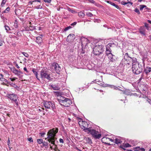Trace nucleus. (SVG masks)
<instances>
[{"label":"nucleus","instance_id":"nucleus-1","mask_svg":"<svg viewBox=\"0 0 151 151\" xmlns=\"http://www.w3.org/2000/svg\"><path fill=\"white\" fill-rule=\"evenodd\" d=\"M58 128H53L50 130L47 133V141L51 144H52L55 146L54 150L57 148V145L55 144L56 140L57 138L55 137L56 134L58 132Z\"/></svg>","mask_w":151,"mask_h":151},{"label":"nucleus","instance_id":"nucleus-2","mask_svg":"<svg viewBox=\"0 0 151 151\" xmlns=\"http://www.w3.org/2000/svg\"><path fill=\"white\" fill-rule=\"evenodd\" d=\"M83 124L85 126H83L84 128V130L85 132H87L88 134H91L92 136L96 139H99L101 137V135L99 133L98 131L93 129L92 127L87 128L86 126L88 127V124L87 122H83Z\"/></svg>","mask_w":151,"mask_h":151},{"label":"nucleus","instance_id":"nucleus-3","mask_svg":"<svg viewBox=\"0 0 151 151\" xmlns=\"http://www.w3.org/2000/svg\"><path fill=\"white\" fill-rule=\"evenodd\" d=\"M58 100L61 105L65 107L69 106L72 103L70 99L63 96H60L58 98Z\"/></svg>","mask_w":151,"mask_h":151},{"label":"nucleus","instance_id":"nucleus-4","mask_svg":"<svg viewBox=\"0 0 151 151\" xmlns=\"http://www.w3.org/2000/svg\"><path fill=\"white\" fill-rule=\"evenodd\" d=\"M124 67L127 68L129 70L131 68V64L132 63V59L131 57L128 56V53L125 54L124 56Z\"/></svg>","mask_w":151,"mask_h":151},{"label":"nucleus","instance_id":"nucleus-5","mask_svg":"<svg viewBox=\"0 0 151 151\" xmlns=\"http://www.w3.org/2000/svg\"><path fill=\"white\" fill-rule=\"evenodd\" d=\"M132 68L133 72L136 74H138L142 71V66L138 63L133 65Z\"/></svg>","mask_w":151,"mask_h":151},{"label":"nucleus","instance_id":"nucleus-6","mask_svg":"<svg viewBox=\"0 0 151 151\" xmlns=\"http://www.w3.org/2000/svg\"><path fill=\"white\" fill-rule=\"evenodd\" d=\"M40 78L42 79L46 78L48 80H50V74L47 71V69L43 68L40 73Z\"/></svg>","mask_w":151,"mask_h":151},{"label":"nucleus","instance_id":"nucleus-7","mask_svg":"<svg viewBox=\"0 0 151 151\" xmlns=\"http://www.w3.org/2000/svg\"><path fill=\"white\" fill-rule=\"evenodd\" d=\"M103 46L101 45L96 44L93 50V53L95 55H99L102 52Z\"/></svg>","mask_w":151,"mask_h":151},{"label":"nucleus","instance_id":"nucleus-8","mask_svg":"<svg viewBox=\"0 0 151 151\" xmlns=\"http://www.w3.org/2000/svg\"><path fill=\"white\" fill-rule=\"evenodd\" d=\"M6 96L12 101V103H15L17 106H18V100L17 95L14 93L7 94Z\"/></svg>","mask_w":151,"mask_h":151},{"label":"nucleus","instance_id":"nucleus-9","mask_svg":"<svg viewBox=\"0 0 151 151\" xmlns=\"http://www.w3.org/2000/svg\"><path fill=\"white\" fill-rule=\"evenodd\" d=\"M44 104L45 107L47 109H51L53 111H54L56 109L54 102L45 101L44 102Z\"/></svg>","mask_w":151,"mask_h":151},{"label":"nucleus","instance_id":"nucleus-10","mask_svg":"<svg viewBox=\"0 0 151 151\" xmlns=\"http://www.w3.org/2000/svg\"><path fill=\"white\" fill-rule=\"evenodd\" d=\"M52 67L54 68L56 72L58 73H59L61 70V68L57 63H53L52 65Z\"/></svg>","mask_w":151,"mask_h":151},{"label":"nucleus","instance_id":"nucleus-11","mask_svg":"<svg viewBox=\"0 0 151 151\" xmlns=\"http://www.w3.org/2000/svg\"><path fill=\"white\" fill-rule=\"evenodd\" d=\"M118 45V44L117 43H114L113 42H111L109 43L108 44L106 45V51L109 50H111V47H114Z\"/></svg>","mask_w":151,"mask_h":151},{"label":"nucleus","instance_id":"nucleus-12","mask_svg":"<svg viewBox=\"0 0 151 151\" xmlns=\"http://www.w3.org/2000/svg\"><path fill=\"white\" fill-rule=\"evenodd\" d=\"M11 70L15 75L19 76H20V74L22 73L21 71L17 70L14 67L11 68Z\"/></svg>","mask_w":151,"mask_h":151},{"label":"nucleus","instance_id":"nucleus-13","mask_svg":"<svg viewBox=\"0 0 151 151\" xmlns=\"http://www.w3.org/2000/svg\"><path fill=\"white\" fill-rule=\"evenodd\" d=\"M82 44L83 46L86 45L88 43H90V41L87 38L82 37L81 39Z\"/></svg>","mask_w":151,"mask_h":151},{"label":"nucleus","instance_id":"nucleus-14","mask_svg":"<svg viewBox=\"0 0 151 151\" xmlns=\"http://www.w3.org/2000/svg\"><path fill=\"white\" fill-rule=\"evenodd\" d=\"M99 85L100 86H102L103 87H109L112 88L114 89V90L115 89H116L117 88V86H116L114 85H111L109 84H102L101 83H100V84L98 83Z\"/></svg>","mask_w":151,"mask_h":151},{"label":"nucleus","instance_id":"nucleus-15","mask_svg":"<svg viewBox=\"0 0 151 151\" xmlns=\"http://www.w3.org/2000/svg\"><path fill=\"white\" fill-rule=\"evenodd\" d=\"M108 58L110 60L111 62H114L115 61L116 57L115 56L111 54H109L108 56Z\"/></svg>","mask_w":151,"mask_h":151},{"label":"nucleus","instance_id":"nucleus-16","mask_svg":"<svg viewBox=\"0 0 151 151\" xmlns=\"http://www.w3.org/2000/svg\"><path fill=\"white\" fill-rule=\"evenodd\" d=\"M145 29L144 27H141L139 29V32L142 34L145 35Z\"/></svg>","mask_w":151,"mask_h":151},{"label":"nucleus","instance_id":"nucleus-17","mask_svg":"<svg viewBox=\"0 0 151 151\" xmlns=\"http://www.w3.org/2000/svg\"><path fill=\"white\" fill-rule=\"evenodd\" d=\"M109 139V138L107 137H104L102 139L101 141L102 142L105 144L110 145L109 143L107 142Z\"/></svg>","mask_w":151,"mask_h":151},{"label":"nucleus","instance_id":"nucleus-18","mask_svg":"<svg viewBox=\"0 0 151 151\" xmlns=\"http://www.w3.org/2000/svg\"><path fill=\"white\" fill-rule=\"evenodd\" d=\"M36 70L35 69L33 68L32 69V71L34 74H35V77H36V78H37V79L38 80L40 81V80L38 77V74L37 72V71H36Z\"/></svg>","mask_w":151,"mask_h":151},{"label":"nucleus","instance_id":"nucleus-19","mask_svg":"<svg viewBox=\"0 0 151 151\" xmlns=\"http://www.w3.org/2000/svg\"><path fill=\"white\" fill-rule=\"evenodd\" d=\"M74 36L75 35L73 34H69L67 37V40L69 41L70 40H73L74 38Z\"/></svg>","mask_w":151,"mask_h":151},{"label":"nucleus","instance_id":"nucleus-20","mask_svg":"<svg viewBox=\"0 0 151 151\" xmlns=\"http://www.w3.org/2000/svg\"><path fill=\"white\" fill-rule=\"evenodd\" d=\"M50 86L54 90H58L59 89V87L55 85L52 84L50 85Z\"/></svg>","mask_w":151,"mask_h":151},{"label":"nucleus","instance_id":"nucleus-21","mask_svg":"<svg viewBox=\"0 0 151 151\" xmlns=\"http://www.w3.org/2000/svg\"><path fill=\"white\" fill-rule=\"evenodd\" d=\"M144 71L146 74H148L151 71V68L150 67H146Z\"/></svg>","mask_w":151,"mask_h":151},{"label":"nucleus","instance_id":"nucleus-22","mask_svg":"<svg viewBox=\"0 0 151 151\" xmlns=\"http://www.w3.org/2000/svg\"><path fill=\"white\" fill-rule=\"evenodd\" d=\"M78 15L80 17L83 18L85 16V14L84 12H80L78 13Z\"/></svg>","mask_w":151,"mask_h":151},{"label":"nucleus","instance_id":"nucleus-23","mask_svg":"<svg viewBox=\"0 0 151 151\" xmlns=\"http://www.w3.org/2000/svg\"><path fill=\"white\" fill-rule=\"evenodd\" d=\"M84 139L86 140V142L89 144H92V142L91 138L89 137H85Z\"/></svg>","mask_w":151,"mask_h":151},{"label":"nucleus","instance_id":"nucleus-24","mask_svg":"<svg viewBox=\"0 0 151 151\" xmlns=\"http://www.w3.org/2000/svg\"><path fill=\"white\" fill-rule=\"evenodd\" d=\"M107 2L109 4H111V5L115 6V7H116L117 9H119V7L117 5H116L114 3L110 1H107Z\"/></svg>","mask_w":151,"mask_h":151},{"label":"nucleus","instance_id":"nucleus-25","mask_svg":"<svg viewBox=\"0 0 151 151\" xmlns=\"http://www.w3.org/2000/svg\"><path fill=\"white\" fill-rule=\"evenodd\" d=\"M115 142L117 144L121 143L122 142V141L121 140L118 139V138H116L115 139Z\"/></svg>","mask_w":151,"mask_h":151},{"label":"nucleus","instance_id":"nucleus-26","mask_svg":"<svg viewBox=\"0 0 151 151\" xmlns=\"http://www.w3.org/2000/svg\"><path fill=\"white\" fill-rule=\"evenodd\" d=\"M131 0H127V2H123V5H125L127 4H129L130 6L132 5L133 4L132 2H131Z\"/></svg>","mask_w":151,"mask_h":151},{"label":"nucleus","instance_id":"nucleus-27","mask_svg":"<svg viewBox=\"0 0 151 151\" xmlns=\"http://www.w3.org/2000/svg\"><path fill=\"white\" fill-rule=\"evenodd\" d=\"M37 143L39 144L42 143L43 142V140L41 139H37Z\"/></svg>","mask_w":151,"mask_h":151},{"label":"nucleus","instance_id":"nucleus-28","mask_svg":"<svg viewBox=\"0 0 151 151\" xmlns=\"http://www.w3.org/2000/svg\"><path fill=\"white\" fill-rule=\"evenodd\" d=\"M14 26L16 28H17L18 27L17 21V19H16L14 21Z\"/></svg>","mask_w":151,"mask_h":151},{"label":"nucleus","instance_id":"nucleus-29","mask_svg":"<svg viewBox=\"0 0 151 151\" xmlns=\"http://www.w3.org/2000/svg\"><path fill=\"white\" fill-rule=\"evenodd\" d=\"M86 15L90 17H91L93 16V14L89 12H87L86 13Z\"/></svg>","mask_w":151,"mask_h":151},{"label":"nucleus","instance_id":"nucleus-30","mask_svg":"<svg viewBox=\"0 0 151 151\" xmlns=\"http://www.w3.org/2000/svg\"><path fill=\"white\" fill-rule=\"evenodd\" d=\"M146 6L144 5H140V10L142 11L143 10V9L145 7H146Z\"/></svg>","mask_w":151,"mask_h":151},{"label":"nucleus","instance_id":"nucleus-31","mask_svg":"<svg viewBox=\"0 0 151 151\" xmlns=\"http://www.w3.org/2000/svg\"><path fill=\"white\" fill-rule=\"evenodd\" d=\"M29 29L30 30H33L35 29V27L33 26H30L29 27Z\"/></svg>","mask_w":151,"mask_h":151},{"label":"nucleus","instance_id":"nucleus-32","mask_svg":"<svg viewBox=\"0 0 151 151\" xmlns=\"http://www.w3.org/2000/svg\"><path fill=\"white\" fill-rule=\"evenodd\" d=\"M22 53L26 57L28 58L29 57V55L27 53L25 52H22Z\"/></svg>","mask_w":151,"mask_h":151},{"label":"nucleus","instance_id":"nucleus-33","mask_svg":"<svg viewBox=\"0 0 151 151\" xmlns=\"http://www.w3.org/2000/svg\"><path fill=\"white\" fill-rule=\"evenodd\" d=\"M123 147H131V145L127 143L125 144L124 145L123 144Z\"/></svg>","mask_w":151,"mask_h":151},{"label":"nucleus","instance_id":"nucleus-34","mask_svg":"<svg viewBox=\"0 0 151 151\" xmlns=\"http://www.w3.org/2000/svg\"><path fill=\"white\" fill-rule=\"evenodd\" d=\"M136 149H139V150H141V151H145V150L144 148H140L139 147H136L135 148Z\"/></svg>","mask_w":151,"mask_h":151},{"label":"nucleus","instance_id":"nucleus-35","mask_svg":"<svg viewBox=\"0 0 151 151\" xmlns=\"http://www.w3.org/2000/svg\"><path fill=\"white\" fill-rule=\"evenodd\" d=\"M0 81H5L6 82L7 81V80L6 79L3 78V77H0Z\"/></svg>","mask_w":151,"mask_h":151},{"label":"nucleus","instance_id":"nucleus-36","mask_svg":"<svg viewBox=\"0 0 151 151\" xmlns=\"http://www.w3.org/2000/svg\"><path fill=\"white\" fill-rule=\"evenodd\" d=\"M111 50H109V51L107 50V51H106V55L108 56V55H109V54H111L112 53H111Z\"/></svg>","mask_w":151,"mask_h":151},{"label":"nucleus","instance_id":"nucleus-37","mask_svg":"<svg viewBox=\"0 0 151 151\" xmlns=\"http://www.w3.org/2000/svg\"><path fill=\"white\" fill-rule=\"evenodd\" d=\"M35 8L36 9H42V6L41 5H39L36 6H35Z\"/></svg>","mask_w":151,"mask_h":151},{"label":"nucleus","instance_id":"nucleus-38","mask_svg":"<svg viewBox=\"0 0 151 151\" xmlns=\"http://www.w3.org/2000/svg\"><path fill=\"white\" fill-rule=\"evenodd\" d=\"M117 88H116V89H115V90H118L119 91H122V90L121 89H122V87L118 86V87L117 86Z\"/></svg>","mask_w":151,"mask_h":151},{"label":"nucleus","instance_id":"nucleus-39","mask_svg":"<svg viewBox=\"0 0 151 151\" xmlns=\"http://www.w3.org/2000/svg\"><path fill=\"white\" fill-rule=\"evenodd\" d=\"M4 27L5 28V29L7 31H8L9 30H10L11 29L9 26L6 25H5L4 26Z\"/></svg>","mask_w":151,"mask_h":151},{"label":"nucleus","instance_id":"nucleus-40","mask_svg":"<svg viewBox=\"0 0 151 151\" xmlns=\"http://www.w3.org/2000/svg\"><path fill=\"white\" fill-rule=\"evenodd\" d=\"M88 1L91 3L94 4L96 5V3L95 1L93 0H88Z\"/></svg>","mask_w":151,"mask_h":151},{"label":"nucleus","instance_id":"nucleus-41","mask_svg":"<svg viewBox=\"0 0 151 151\" xmlns=\"http://www.w3.org/2000/svg\"><path fill=\"white\" fill-rule=\"evenodd\" d=\"M9 7H8L7 8H6V9L4 11L2 12H3V13L6 12H9Z\"/></svg>","mask_w":151,"mask_h":151},{"label":"nucleus","instance_id":"nucleus-42","mask_svg":"<svg viewBox=\"0 0 151 151\" xmlns=\"http://www.w3.org/2000/svg\"><path fill=\"white\" fill-rule=\"evenodd\" d=\"M134 11L137 13L138 14H140V12L139 10V9L137 8H136L134 10Z\"/></svg>","mask_w":151,"mask_h":151},{"label":"nucleus","instance_id":"nucleus-43","mask_svg":"<svg viewBox=\"0 0 151 151\" xmlns=\"http://www.w3.org/2000/svg\"><path fill=\"white\" fill-rule=\"evenodd\" d=\"M6 0H2V3L1 4V6H2L4 4H5Z\"/></svg>","mask_w":151,"mask_h":151},{"label":"nucleus","instance_id":"nucleus-44","mask_svg":"<svg viewBox=\"0 0 151 151\" xmlns=\"http://www.w3.org/2000/svg\"><path fill=\"white\" fill-rule=\"evenodd\" d=\"M43 145L44 146H48V143L47 142H44L42 143Z\"/></svg>","mask_w":151,"mask_h":151},{"label":"nucleus","instance_id":"nucleus-45","mask_svg":"<svg viewBox=\"0 0 151 151\" xmlns=\"http://www.w3.org/2000/svg\"><path fill=\"white\" fill-rule=\"evenodd\" d=\"M144 24H145V26L146 27V29L147 30H148L149 28V27L148 26V24H147L146 23H144Z\"/></svg>","mask_w":151,"mask_h":151},{"label":"nucleus","instance_id":"nucleus-46","mask_svg":"<svg viewBox=\"0 0 151 151\" xmlns=\"http://www.w3.org/2000/svg\"><path fill=\"white\" fill-rule=\"evenodd\" d=\"M71 28V27L70 26H69L67 27H65V29H64V30L65 31H67V30H68L69 29H70Z\"/></svg>","mask_w":151,"mask_h":151},{"label":"nucleus","instance_id":"nucleus-47","mask_svg":"<svg viewBox=\"0 0 151 151\" xmlns=\"http://www.w3.org/2000/svg\"><path fill=\"white\" fill-rule=\"evenodd\" d=\"M17 78L16 77H14L13 78H10V79L11 80V81H14L16 80V79H17Z\"/></svg>","mask_w":151,"mask_h":151},{"label":"nucleus","instance_id":"nucleus-48","mask_svg":"<svg viewBox=\"0 0 151 151\" xmlns=\"http://www.w3.org/2000/svg\"><path fill=\"white\" fill-rule=\"evenodd\" d=\"M68 10L70 11L71 12V13H73L74 12V11L72 10L70 8H68L67 9Z\"/></svg>","mask_w":151,"mask_h":151},{"label":"nucleus","instance_id":"nucleus-49","mask_svg":"<svg viewBox=\"0 0 151 151\" xmlns=\"http://www.w3.org/2000/svg\"><path fill=\"white\" fill-rule=\"evenodd\" d=\"M37 40H40V41H42V38L40 37H38L36 38Z\"/></svg>","mask_w":151,"mask_h":151},{"label":"nucleus","instance_id":"nucleus-50","mask_svg":"<svg viewBox=\"0 0 151 151\" xmlns=\"http://www.w3.org/2000/svg\"><path fill=\"white\" fill-rule=\"evenodd\" d=\"M45 2H47L48 3L50 4L51 3V0H44Z\"/></svg>","mask_w":151,"mask_h":151},{"label":"nucleus","instance_id":"nucleus-51","mask_svg":"<svg viewBox=\"0 0 151 151\" xmlns=\"http://www.w3.org/2000/svg\"><path fill=\"white\" fill-rule=\"evenodd\" d=\"M95 81H96V83H97V84L99 85L98 83H99V84H100V83H101L102 84H103L102 83H101V81H98V80H95Z\"/></svg>","mask_w":151,"mask_h":151},{"label":"nucleus","instance_id":"nucleus-52","mask_svg":"<svg viewBox=\"0 0 151 151\" xmlns=\"http://www.w3.org/2000/svg\"><path fill=\"white\" fill-rule=\"evenodd\" d=\"M3 12L2 13V14H1V17L2 19H3L4 20H5V18H4V15H3Z\"/></svg>","mask_w":151,"mask_h":151},{"label":"nucleus","instance_id":"nucleus-53","mask_svg":"<svg viewBox=\"0 0 151 151\" xmlns=\"http://www.w3.org/2000/svg\"><path fill=\"white\" fill-rule=\"evenodd\" d=\"M146 101L150 104H151V100L150 99L147 98V99L146 100Z\"/></svg>","mask_w":151,"mask_h":151},{"label":"nucleus","instance_id":"nucleus-54","mask_svg":"<svg viewBox=\"0 0 151 151\" xmlns=\"http://www.w3.org/2000/svg\"><path fill=\"white\" fill-rule=\"evenodd\" d=\"M28 140L30 142H33V140L32 138L31 137H30V138H28Z\"/></svg>","mask_w":151,"mask_h":151},{"label":"nucleus","instance_id":"nucleus-55","mask_svg":"<svg viewBox=\"0 0 151 151\" xmlns=\"http://www.w3.org/2000/svg\"><path fill=\"white\" fill-rule=\"evenodd\" d=\"M76 24H77V22H74L73 23H72V24H71L70 25L71 26H74L75 25H76Z\"/></svg>","mask_w":151,"mask_h":151},{"label":"nucleus","instance_id":"nucleus-56","mask_svg":"<svg viewBox=\"0 0 151 151\" xmlns=\"http://www.w3.org/2000/svg\"><path fill=\"white\" fill-rule=\"evenodd\" d=\"M44 109L41 108V109H39L38 110V111L40 112H41V111L43 112V111H44Z\"/></svg>","mask_w":151,"mask_h":151},{"label":"nucleus","instance_id":"nucleus-57","mask_svg":"<svg viewBox=\"0 0 151 151\" xmlns=\"http://www.w3.org/2000/svg\"><path fill=\"white\" fill-rule=\"evenodd\" d=\"M59 142L60 143H63V139L60 138L59 139Z\"/></svg>","mask_w":151,"mask_h":151},{"label":"nucleus","instance_id":"nucleus-58","mask_svg":"<svg viewBox=\"0 0 151 151\" xmlns=\"http://www.w3.org/2000/svg\"><path fill=\"white\" fill-rule=\"evenodd\" d=\"M34 1H30L28 3V5H30V4H32V3Z\"/></svg>","mask_w":151,"mask_h":151},{"label":"nucleus","instance_id":"nucleus-59","mask_svg":"<svg viewBox=\"0 0 151 151\" xmlns=\"http://www.w3.org/2000/svg\"><path fill=\"white\" fill-rule=\"evenodd\" d=\"M23 69L24 70L26 71L27 73L28 72V71L26 67L24 68Z\"/></svg>","mask_w":151,"mask_h":151},{"label":"nucleus","instance_id":"nucleus-60","mask_svg":"<svg viewBox=\"0 0 151 151\" xmlns=\"http://www.w3.org/2000/svg\"><path fill=\"white\" fill-rule=\"evenodd\" d=\"M3 44V41L0 40V46H2Z\"/></svg>","mask_w":151,"mask_h":151},{"label":"nucleus","instance_id":"nucleus-61","mask_svg":"<svg viewBox=\"0 0 151 151\" xmlns=\"http://www.w3.org/2000/svg\"><path fill=\"white\" fill-rule=\"evenodd\" d=\"M36 42L38 43V44H40V43L41 42V41L40 40L36 41Z\"/></svg>","mask_w":151,"mask_h":151},{"label":"nucleus","instance_id":"nucleus-62","mask_svg":"<svg viewBox=\"0 0 151 151\" xmlns=\"http://www.w3.org/2000/svg\"><path fill=\"white\" fill-rule=\"evenodd\" d=\"M49 146H50V148L51 149H54L53 148V147L51 145V144H50L49 145Z\"/></svg>","mask_w":151,"mask_h":151},{"label":"nucleus","instance_id":"nucleus-63","mask_svg":"<svg viewBox=\"0 0 151 151\" xmlns=\"http://www.w3.org/2000/svg\"><path fill=\"white\" fill-rule=\"evenodd\" d=\"M10 141L9 140V138L8 140V145H9L10 144Z\"/></svg>","mask_w":151,"mask_h":151},{"label":"nucleus","instance_id":"nucleus-64","mask_svg":"<svg viewBox=\"0 0 151 151\" xmlns=\"http://www.w3.org/2000/svg\"><path fill=\"white\" fill-rule=\"evenodd\" d=\"M41 134V136L42 137H44V135L45 134V133H40Z\"/></svg>","mask_w":151,"mask_h":151}]
</instances>
